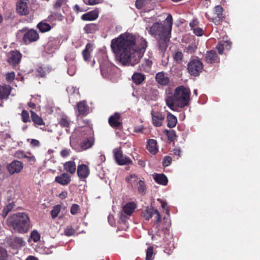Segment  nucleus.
<instances>
[{
  "label": "nucleus",
  "mask_w": 260,
  "mask_h": 260,
  "mask_svg": "<svg viewBox=\"0 0 260 260\" xmlns=\"http://www.w3.org/2000/svg\"><path fill=\"white\" fill-rule=\"evenodd\" d=\"M147 43L142 37L136 38L132 34H124L113 39L111 47L115 57L123 65H133L142 57Z\"/></svg>",
  "instance_id": "nucleus-1"
},
{
  "label": "nucleus",
  "mask_w": 260,
  "mask_h": 260,
  "mask_svg": "<svg viewBox=\"0 0 260 260\" xmlns=\"http://www.w3.org/2000/svg\"><path fill=\"white\" fill-rule=\"evenodd\" d=\"M155 20L152 17L145 18L144 21L147 23L146 29L148 33L157 39L164 38L166 40L169 41L173 24L172 16L169 14L164 23L154 22Z\"/></svg>",
  "instance_id": "nucleus-2"
},
{
  "label": "nucleus",
  "mask_w": 260,
  "mask_h": 260,
  "mask_svg": "<svg viewBox=\"0 0 260 260\" xmlns=\"http://www.w3.org/2000/svg\"><path fill=\"white\" fill-rule=\"evenodd\" d=\"M190 89L184 86L176 88L173 94H169L165 98L166 105L171 110L176 111L178 108L187 106L190 101Z\"/></svg>",
  "instance_id": "nucleus-3"
},
{
  "label": "nucleus",
  "mask_w": 260,
  "mask_h": 260,
  "mask_svg": "<svg viewBox=\"0 0 260 260\" xmlns=\"http://www.w3.org/2000/svg\"><path fill=\"white\" fill-rule=\"evenodd\" d=\"M94 144V138L86 134L81 135L79 138L78 141L73 137H70V145L73 149L77 152L86 150L91 148Z\"/></svg>",
  "instance_id": "nucleus-4"
},
{
  "label": "nucleus",
  "mask_w": 260,
  "mask_h": 260,
  "mask_svg": "<svg viewBox=\"0 0 260 260\" xmlns=\"http://www.w3.org/2000/svg\"><path fill=\"white\" fill-rule=\"evenodd\" d=\"M30 220L28 215L24 213L13 214L8 219V225L13 228H24L29 226Z\"/></svg>",
  "instance_id": "nucleus-5"
},
{
  "label": "nucleus",
  "mask_w": 260,
  "mask_h": 260,
  "mask_svg": "<svg viewBox=\"0 0 260 260\" xmlns=\"http://www.w3.org/2000/svg\"><path fill=\"white\" fill-rule=\"evenodd\" d=\"M136 207V204L133 202H128L123 206L119 213L118 223H125L134 212Z\"/></svg>",
  "instance_id": "nucleus-6"
},
{
  "label": "nucleus",
  "mask_w": 260,
  "mask_h": 260,
  "mask_svg": "<svg viewBox=\"0 0 260 260\" xmlns=\"http://www.w3.org/2000/svg\"><path fill=\"white\" fill-rule=\"evenodd\" d=\"M18 35H23L22 40L26 45L36 42L39 39L38 32L33 29L27 30L26 28H23L19 30Z\"/></svg>",
  "instance_id": "nucleus-7"
},
{
  "label": "nucleus",
  "mask_w": 260,
  "mask_h": 260,
  "mask_svg": "<svg viewBox=\"0 0 260 260\" xmlns=\"http://www.w3.org/2000/svg\"><path fill=\"white\" fill-rule=\"evenodd\" d=\"M125 180L132 186H135L139 193L145 194L146 190V187L145 182L140 179L137 176L131 174L127 176Z\"/></svg>",
  "instance_id": "nucleus-8"
},
{
  "label": "nucleus",
  "mask_w": 260,
  "mask_h": 260,
  "mask_svg": "<svg viewBox=\"0 0 260 260\" xmlns=\"http://www.w3.org/2000/svg\"><path fill=\"white\" fill-rule=\"evenodd\" d=\"M203 69L202 62L199 59H192L187 64V70L189 73L194 77L199 75Z\"/></svg>",
  "instance_id": "nucleus-9"
},
{
  "label": "nucleus",
  "mask_w": 260,
  "mask_h": 260,
  "mask_svg": "<svg viewBox=\"0 0 260 260\" xmlns=\"http://www.w3.org/2000/svg\"><path fill=\"white\" fill-rule=\"evenodd\" d=\"M114 155L117 163L119 165L132 164V160L127 156L124 155L122 151L119 149L113 150Z\"/></svg>",
  "instance_id": "nucleus-10"
},
{
  "label": "nucleus",
  "mask_w": 260,
  "mask_h": 260,
  "mask_svg": "<svg viewBox=\"0 0 260 260\" xmlns=\"http://www.w3.org/2000/svg\"><path fill=\"white\" fill-rule=\"evenodd\" d=\"M143 216L147 220L154 217L156 223H159L160 221V214L159 212L153 208H148L142 213Z\"/></svg>",
  "instance_id": "nucleus-11"
},
{
  "label": "nucleus",
  "mask_w": 260,
  "mask_h": 260,
  "mask_svg": "<svg viewBox=\"0 0 260 260\" xmlns=\"http://www.w3.org/2000/svg\"><path fill=\"white\" fill-rule=\"evenodd\" d=\"M23 168V164L18 160H13L7 166V169L10 175L20 173Z\"/></svg>",
  "instance_id": "nucleus-12"
},
{
  "label": "nucleus",
  "mask_w": 260,
  "mask_h": 260,
  "mask_svg": "<svg viewBox=\"0 0 260 260\" xmlns=\"http://www.w3.org/2000/svg\"><path fill=\"white\" fill-rule=\"evenodd\" d=\"M17 12L21 15H27L29 14V10L26 0H19L16 5Z\"/></svg>",
  "instance_id": "nucleus-13"
},
{
  "label": "nucleus",
  "mask_w": 260,
  "mask_h": 260,
  "mask_svg": "<svg viewBox=\"0 0 260 260\" xmlns=\"http://www.w3.org/2000/svg\"><path fill=\"white\" fill-rule=\"evenodd\" d=\"M151 116L153 124L156 127H159L162 125L164 120L165 115L160 112H151Z\"/></svg>",
  "instance_id": "nucleus-14"
},
{
  "label": "nucleus",
  "mask_w": 260,
  "mask_h": 260,
  "mask_svg": "<svg viewBox=\"0 0 260 260\" xmlns=\"http://www.w3.org/2000/svg\"><path fill=\"white\" fill-rule=\"evenodd\" d=\"M21 54L18 51H12L8 55V62L12 64H18L21 59Z\"/></svg>",
  "instance_id": "nucleus-15"
},
{
  "label": "nucleus",
  "mask_w": 260,
  "mask_h": 260,
  "mask_svg": "<svg viewBox=\"0 0 260 260\" xmlns=\"http://www.w3.org/2000/svg\"><path fill=\"white\" fill-rule=\"evenodd\" d=\"M222 12L223 8L220 5L215 7L214 14L216 15V17L213 18L212 21L216 25L219 24L220 20L223 18Z\"/></svg>",
  "instance_id": "nucleus-16"
},
{
  "label": "nucleus",
  "mask_w": 260,
  "mask_h": 260,
  "mask_svg": "<svg viewBox=\"0 0 260 260\" xmlns=\"http://www.w3.org/2000/svg\"><path fill=\"white\" fill-rule=\"evenodd\" d=\"M89 169L87 165L84 164L78 165L77 174L80 178L84 179L87 178L89 175Z\"/></svg>",
  "instance_id": "nucleus-17"
},
{
  "label": "nucleus",
  "mask_w": 260,
  "mask_h": 260,
  "mask_svg": "<svg viewBox=\"0 0 260 260\" xmlns=\"http://www.w3.org/2000/svg\"><path fill=\"white\" fill-rule=\"evenodd\" d=\"M77 108L79 115L85 116L89 113V107L84 101L78 103Z\"/></svg>",
  "instance_id": "nucleus-18"
},
{
  "label": "nucleus",
  "mask_w": 260,
  "mask_h": 260,
  "mask_svg": "<svg viewBox=\"0 0 260 260\" xmlns=\"http://www.w3.org/2000/svg\"><path fill=\"white\" fill-rule=\"evenodd\" d=\"M155 80L157 82L162 86H166L169 83V78L164 72H159L155 76Z\"/></svg>",
  "instance_id": "nucleus-19"
},
{
  "label": "nucleus",
  "mask_w": 260,
  "mask_h": 260,
  "mask_svg": "<svg viewBox=\"0 0 260 260\" xmlns=\"http://www.w3.org/2000/svg\"><path fill=\"white\" fill-rule=\"evenodd\" d=\"M11 90V87L9 85H0V100H6L8 98Z\"/></svg>",
  "instance_id": "nucleus-20"
},
{
  "label": "nucleus",
  "mask_w": 260,
  "mask_h": 260,
  "mask_svg": "<svg viewBox=\"0 0 260 260\" xmlns=\"http://www.w3.org/2000/svg\"><path fill=\"white\" fill-rule=\"evenodd\" d=\"M70 176L67 173H62L60 175L56 176L55 181L62 185H67L71 181Z\"/></svg>",
  "instance_id": "nucleus-21"
},
{
  "label": "nucleus",
  "mask_w": 260,
  "mask_h": 260,
  "mask_svg": "<svg viewBox=\"0 0 260 260\" xmlns=\"http://www.w3.org/2000/svg\"><path fill=\"white\" fill-rule=\"evenodd\" d=\"M98 16L99 12L95 10L82 15L81 19L84 21H93L96 19Z\"/></svg>",
  "instance_id": "nucleus-22"
},
{
  "label": "nucleus",
  "mask_w": 260,
  "mask_h": 260,
  "mask_svg": "<svg viewBox=\"0 0 260 260\" xmlns=\"http://www.w3.org/2000/svg\"><path fill=\"white\" fill-rule=\"evenodd\" d=\"M206 61L208 63H212L218 61V57L213 50H210L207 52L205 55Z\"/></svg>",
  "instance_id": "nucleus-23"
},
{
  "label": "nucleus",
  "mask_w": 260,
  "mask_h": 260,
  "mask_svg": "<svg viewBox=\"0 0 260 260\" xmlns=\"http://www.w3.org/2000/svg\"><path fill=\"white\" fill-rule=\"evenodd\" d=\"M120 115L118 113H115L113 115L111 116L109 118V124L113 127H117L121 124L119 121Z\"/></svg>",
  "instance_id": "nucleus-24"
},
{
  "label": "nucleus",
  "mask_w": 260,
  "mask_h": 260,
  "mask_svg": "<svg viewBox=\"0 0 260 260\" xmlns=\"http://www.w3.org/2000/svg\"><path fill=\"white\" fill-rule=\"evenodd\" d=\"M231 43L229 41H222L216 46L219 54L223 53V50H229L231 48Z\"/></svg>",
  "instance_id": "nucleus-25"
},
{
  "label": "nucleus",
  "mask_w": 260,
  "mask_h": 260,
  "mask_svg": "<svg viewBox=\"0 0 260 260\" xmlns=\"http://www.w3.org/2000/svg\"><path fill=\"white\" fill-rule=\"evenodd\" d=\"M63 168L64 170L72 174H74L76 170V164L74 160H71L65 162L63 164Z\"/></svg>",
  "instance_id": "nucleus-26"
},
{
  "label": "nucleus",
  "mask_w": 260,
  "mask_h": 260,
  "mask_svg": "<svg viewBox=\"0 0 260 260\" xmlns=\"http://www.w3.org/2000/svg\"><path fill=\"white\" fill-rule=\"evenodd\" d=\"M147 149L151 154H155L158 151L156 141L154 139L149 140L148 141Z\"/></svg>",
  "instance_id": "nucleus-27"
},
{
  "label": "nucleus",
  "mask_w": 260,
  "mask_h": 260,
  "mask_svg": "<svg viewBox=\"0 0 260 260\" xmlns=\"http://www.w3.org/2000/svg\"><path fill=\"white\" fill-rule=\"evenodd\" d=\"M92 45L88 43L82 51V55L84 60L88 61L90 57V52L92 51Z\"/></svg>",
  "instance_id": "nucleus-28"
},
{
  "label": "nucleus",
  "mask_w": 260,
  "mask_h": 260,
  "mask_svg": "<svg viewBox=\"0 0 260 260\" xmlns=\"http://www.w3.org/2000/svg\"><path fill=\"white\" fill-rule=\"evenodd\" d=\"M154 179L157 183L163 185H167L168 181L167 177L163 174H156Z\"/></svg>",
  "instance_id": "nucleus-29"
},
{
  "label": "nucleus",
  "mask_w": 260,
  "mask_h": 260,
  "mask_svg": "<svg viewBox=\"0 0 260 260\" xmlns=\"http://www.w3.org/2000/svg\"><path fill=\"white\" fill-rule=\"evenodd\" d=\"M30 114L32 121L35 123V124L38 125H42L45 124L42 118L38 115L35 112L33 111H30Z\"/></svg>",
  "instance_id": "nucleus-30"
},
{
  "label": "nucleus",
  "mask_w": 260,
  "mask_h": 260,
  "mask_svg": "<svg viewBox=\"0 0 260 260\" xmlns=\"http://www.w3.org/2000/svg\"><path fill=\"white\" fill-rule=\"evenodd\" d=\"M167 120L168 122V126L170 128L175 127L177 123L176 117L171 113L168 114Z\"/></svg>",
  "instance_id": "nucleus-31"
},
{
  "label": "nucleus",
  "mask_w": 260,
  "mask_h": 260,
  "mask_svg": "<svg viewBox=\"0 0 260 260\" xmlns=\"http://www.w3.org/2000/svg\"><path fill=\"white\" fill-rule=\"evenodd\" d=\"M58 124L61 127L68 128L71 124V121L67 116L62 115L58 120Z\"/></svg>",
  "instance_id": "nucleus-32"
},
{
  "label": "nucleus",
  "mask_w": 260,
  "mask_h": 260,
  "mask_svg": "<svg viewBox=\"0 0 260 260\" xmlns=\"http://www.w3.org/2000/svg\"><path fill=\"white\" fill-rule=\"evenodd\" d=\"M144 79L145 76L141 73H136L132 76L133 82L137 85L141 84Z\"/></svg>",
  "instance_id": "nucleus-33"
},
{
  "label": "nucleus",
  "mask_w": 260,
  "mask_h": 260,
  "mask_svg": "<svg viewBox=\"0 0 260 260\" xmlns=\"http://www.w3.org/2000/svg\"><path fill=\"white\" fill-rule=\"evenodd\" d=\"M37 28L42 32H45L51 29V26L48 23L44 22H40L37 25Z\"/></svg>",
  "instance_id": "nucleus-34"
},
{
  "label": "nucleus",
  "mask_w": 260,
  "mask_h": 260,
  "mask_svg": "<svg viewBox=\"0 0 260 260\" xmlns=\"http://www.w3.org/2000/svg\"><path fill=\"white\" fill-rule=\"evenodd\" d=\"M98 26L93 23L86 25L84 27V30L88 34H91L98 30Z\"/></svg>",
  "instance_id": "nucleus-35"
},
{
  "label": "nucleus",
  "mask_w": 260,
  "mask_h": 260,
  "mask_svg": "<svg viewBox=\"0 0 260 260\" xmlns=\"http://www.w3.org/2000/svg\"><path fill=\"white\" fill-rule=\"evenodd\" d=\"M62 19V15L61 14L58 13H52L48 17V20L51 22H53L55 20L61 21Z\"/></svg>",
  "instance_id": "nucleus-36"
},
{
  "label": "nucleus",
  "mask_w": 260,
  "mask_h": 260,
  "mask_svg": "<svg viewBox=\"0 0 260 260\" xmlns=\"http://www.w3.org/2000/svg\"><path fill=\"white\" fill-rule=\"evenodd\" d=\"M61 209L60 205H56L53 207L51 211V215L52 218H55L58 215Z\"/></svg>",
  "instance_id": "nucleus-37"
},
{
  "label": "nucleus",
  "mask_w": 260,
  "mask_h": 260,
  "mask_svg": "<svg viewBox=\"0 0 260 260\" xmlns=\"http://www.w3.org/2000/svg\"><path fill=\"white\" fill-rule=\"evenodd\" d=\"M158 40L159 48L161 52H164L168 47L167 43L169 41H167L164 38H159Z\"/></svg>",
  "instance_id": "nucleus-38"
},
{
  "label": "nucleus",
  "mask_w": 260,
  "mask_h": 260,
  "mask_svg": "<svg viewBox=\"0 0 260 260\" xmlns=\"http://www.w3.org/2000/svg\"><path fill=\"white\" fill-rule=\"evenodd\" d=\"M14 208V204L13 203H9L3 209L2 216L6 217L8 213L12 211Z\"/></svg>",
  "instance_id": "nucleus-39"
},
{
  "label": "nucleus",
  "mask_w": 260,
  "mask_h": 260,
  "mask_svg": "<svg viewBox=\"0 0 260 260\" xmlns=\"http://www.w3.org/2000/svg\"><path fill=\"white\" fill-rule=\"evenodd\" d=\"M165 133L167 135L168 140L173 141L176 138V133L174 130H166Z\"/></svg>",
  "instance_id": "nucleus-40"
},
{
  "label": "nucleus",
  "mask_w": 260,
  "mask_h": 260,
  "mask_svg": "<svg viewBox=\"0 0 260 260\" xmlns=\"http://www.w3.org/2000/svg\"><path fill=\"white\" fill-rule=\"evenodd\" d=\"M21 116V119H22V120L23 121V122H24L25 123H26L27 122H30V120L29 113L27 111L23 110L22 111Z\"/></svg>",
  "instance_id": "nucleus-41"
},
{
  "label": "nucleus",
  "mask_w": 260,
  "mask_h": 260,
  "mask_svg": "<svg viewBox=\"0 0 260 260\" xmlns=\"http://www.w3.org/2000/svg\"><path fill=\"white\" fill-rule=\"evenodd\" d=\"M30 237L35 242H37L40 240V235L37 230H34L31 232Z\"/></svg>",
  "instance_id": "nucleus-42"
},
{
  "label": "nucleus",
  "mask_w": 260,
  "mask_h": 260,
  "mask_svg": "<svg viewBox=\"0 0 260 260\" xmlns=\"http://www.w3.org/2000/svg\"><path fill=\"white\" fill-rule=\"evenodd\" d=\"M171 225L170 219L169 216H166L164 218L162 223L159 225L164 226L166 228L170 226Z\"/></svg>",
  "instance_id": "nucleus-43"
},
{
  "label": "nucleus",
  "mask_w": 260,
  "mask_h": 260,
  "mask_svg": "<svg viewBox=\"0 0 260 260\" xmlns=\"http://www.w3.org/2000/svg\"><path fill=\"white\" fill-rule=\"evenodd\" d=\"M66 3L67 0H56L53 6L54 8L59 9L62 6L66 5Z\"/></svg>",
  "instance_id": "nucleus-44"
},
{
  "label": "nucleus",
  "mask_w": 260,
  "mask_h": 260,
  "mask_svg": "<svg viewBox=\"0 0 260 260\" xmlns=\"http://www.w3.org/2000/svg\"><path fill=\"white\" fill-rule=\"evenodd\" d=\"M153 253V247H148L146 252V260H152Z\"/></svg>",
  "instance_id": "nucleus-45"
},
{
  "label": "nucleus",
  "mask_w": 260,
  "mask_h": 260,
  "mask_svg": "<svg viewBox=\"0 0 260 260\" xmlns=\"http://www.w3.org/2000/svg\"><path fill=\"white\" fill-rule=\"evenodd\" d=\"M183 58V54L181 52H177L174 55V60L178 63H180Z\"/></svg>",
  "instance_id": "nucleus-46"
},
{
  "label": "nucleus",
  "mask_w": 260,
  "mask_h": 260,
  "mask_svg": "<svg viewBox=\"0 0 260 260\" xmlns=\"http://www.w3.org/2000/svg\"><path fill=\"white\" fill-rule=\"evenodd\" d=\"M14 156L19 159H23L26 157V154L23 151L18 150L16 151Z\"/></svg>",
  "instance_id": "nucleus-47"
},
{
  "label": "nucleus",
  "mask_w": 260,
  "mask_h": 260,
  "mask_svg": "<svg viewBox=\"0 0 260 260\" xmlns=\"http://www.w3.org/2000/svg\"><path fill=\"white\" fill-rule=\"evenodd\" d=\"M14 242L20 246H25L26 243L21 238L16 237L14 239Z\"/></svg>",
  "instance_id": "nucleus-48"
},
{
  "label": "nucleus",
  "mask_w": 260,
  "mask_h": 260,
  "mask_svg": "<svg viewBox=\"0 0 260 260\" xmlns=\"http://www.w3.org/2000/svg\"><path fill=\"white\" fill-rule=\"evenodd\" d=\"M79 210V206L77 204H73L71 208V213L72 215H76Z\"/></svg>",
  "instance_id": "nucleus-49"
},
{
  "label": "nucleus",
  "mask_w": 260,
  "mask_h": 260,
  "mask_svg": "<svg viewBox=\"0 0 260 260\" xmlns=\"http://www.w3.org/2000/svg\"><path fill=\"white\" fill-rule=\"evenodd\" d=\"M15 75L13 72L8 73L6 75V80L8 82H12L15 78Z\"/></svg>",
  "instance_id": "nucleus-50"
},
{
  "label": "nucleus",
  "mask_w": 260,
  "mask_h": 260,
  "mask_svg": "<svg viewBox=\"0 0 260 260\" xmlns=\"http://www.w3.org/2000/svg\"><path fill=\"white\" fill-rule=\"evenodd\" d=\"M172 161V158L170 156H166L162 161L163 166L165 167L169 166Z\"/></svg>",
  "instance_id": "nucleus-51"
},
{
  "label": "nucleus",
  "mask_w": 260,
  "mask_h": 260,
  "mask_svg": "<svg viewBox=\"0 0 260 260\" xmlns=\"http://www.w3.org/2000/svg\"><path fill=\"white\" fill-rule=\"evenodd\" d=\"M84 3L89 5H95L101 3L102 0H83Z\"/></svg>",
  "instance_id": "nucleus-52"
},
{
  "label": "nucleus",
  "mask_w": 260,
  "mask_h": 260,
  "mask_svg": "<svg viewBox=\"0 0 260 260\" xmlns=\"http://www.w3.org/2000/svg\"><path fill=\"white\" fill-rule=\"evenodd\" d=\"M192 30H193V33L198 36H202L204 32L203 30L199 27L194 28Z\"/></svg>",
  "instance_id": "nucleus-53"
},
{
  "label": "nucleus",
  "mask_w": 260,
  "mask_h": 260,
  "mask_svg": "<svg viewBox=\"0 0 260 260\" xmlns=\"http://www.w3.org/2000/svg\"><path fill=\"white\" fill-rule=\"evenodd\" d=\"M7 256V251L3 248H0V260L5 259Z\"/></svg>",
  "instance_id": "nucleus-54"
},
{
  "label": "nucleus",
  "mask_w": 260,
  "mask_h": 260,
  "mask_svg": "<svg viewBox=\"0 0 260 260\" xmlns=\"http://www.w3.org/2000/svg\"><path fill=\"white\" fill-rule=\"evenodd\" d=\"M71 153V150L69 149H64L61 151L60 155L62 157H66L69 156Z\"/></svg>",
  "instance_id": "nucleus-55"
},
{
  "label": "nucleus",
  "mask_w": 260,
  "mask_h": 260,
  "mask_svg": "<svg viewBox=\"0 0 260 260\" xmlns=\"http://www.w3.org/2000/svg\"><path fill=\"white\" fill-rule=\"evenodd\" d=\"M75 233L74 229H64V234L65 235L70 236L73 235Z\"/></svg>",
  "instance_id": "nucleus-56"
},
{
  "label": "nucleus",
  "mask_w": 260,
  "mask_h": 260,
  "mask_svg": "<svg viewBox=\"0 0 260 260\" xmlns=\"http://www.w3.org/2000/svg\"><path fill=\"white\" fill-rule=\"evenodd\" d=\"M196 48H197V47L195 45L191 44V45H188L186 48V50L188 53H192V52H193L195 51Z\"/></svg>",
  "instance_id": "nucleus-57"
},
{
  "label": "nucleus",
  "mask_w": 260,
  "mask_h": 260,
  "mask_svg": "<svg viewBox=\"0 0 260 260\" xmlns=\"http://www.w3.org/2000/svg\"><path fill=\"white\" fill-rule=\"evenodd\" d=\"M146 6L142 0H137L136 2V6L139 9H142L144 6Z\"/></svg>",
  "instance_id": "nucleus-58"
},
{
  "label": "nucleus",
  "mask_w": 260,
  "mask_h": 260,
  "mask_svg": "<svg viewBox=\"0 0 260 260\" xmlns=\"http://www.w3.org/2000/svg\"><path fill=\"white\" fill-rule=\"evenodd\" d=\"M199 24V22L196 20H193L191 22H190L189 25L191 28V29H193L194 28L198 27Z\"/></svg>",
  "instance_id": "nucleus-59"
},
{
  "label": "nucleus",
  "mask_w": 260,
  "mask_h": 260,
  "mask_svg": "<svg viewBox=\"0 0 260 260\" xmlns=\"http://www.w3.org/2000/svg\"><path fill=\"white\" fill-rule=\"evenodd\" d=\"M25 158H26L30 162H34L36 160L35 156L30 153H29L28 155L26 154V157H25Z\"/></svg>",
  "instance_id": "nucleus-60"
},
{
  "label": "nucleus",
  "mask_w": 260,
  "mask_h": 260,
  "mask_svg": "<svg viewBox=\"0 0 260 260\" xmlns=\"http://www.w3.org/2000/svg\"><path fill=\"white\" fill-rule=\"evenodd\" d=\"M30 145L33 147H39L40 146V142L37 140L31 139Z\"/></svg>",
  "instance_id": "nucleus-61"
},
{
  "label": "nucleus",
  "mask_w": 260,
  "mask_h": 260,
  "mask_svg": "<svg viewBox=\"0 0 260 260\" xmlns=\"http://www.w3.org/2000/svg\"><path fill=\"white\" fill-rule=\"evenodd\" d=\"M68 73L70 76H73L75 73V68L73 66L68 69Z\"/></svg>",
  "instance_id": "nucleus-62"
},
{
  "label": "nucleus",
  "mask_w": 260,
  "mask_h": 260,
  "mask_svg": "<svg viewBox=\"0 0 260 260\" xmlns=\"http://www.w3.org/2000/svg\"><path fill=\"white\" fill-rule=\"evenodd\" d=\"M68 193L67 191H62L59 194V197L61 199H66L67 197Z\"/></svg>",
  "instance_id": "nucleus-63"
},
{
  "label": "nucleus",
  "mask_w": 260,
  "mask_h": 260,
  "mask_svg": "<svg viewBox=\"0 0 260 260\" xmlns=\"http://www.w3.org/2000/svg\"><path fill=\"white\" fill-rule=\"evenodd\" d=\"M157 201L161 203V207L163 209H166L167 208V204L165 201H163L160 199H158Z\"/></svg>",
  "instance_id": "nucleus-64"
}]
</instances>
